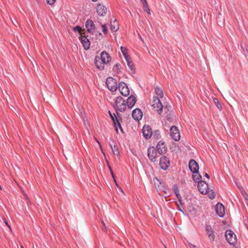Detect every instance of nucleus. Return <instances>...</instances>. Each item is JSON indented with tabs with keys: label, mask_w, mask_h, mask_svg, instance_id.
Returning <instances> with one entry per match:
<instances>
[{
	"label": "nucleus",
	"mask_w": 248,
	"mask_h": 248,
	"mask_svg": "<svg viewBox=\"0 0 248 248\" xmlns=\"http://www.w3.org/2000/svg\"><path fill=\"white\" fill-rule=\"evenodd\" d=\"M216 211L219 217H223L225 214L224 205L222 203L218 202L216 206Z\"/></svg>",
	"instance_id": "nucleus-14"
},
{
	"label": "nucleus",
	"mask_w": 248,
	"mask_h": 248,
	"mask_svg": "<svg viewBox=\"0 0 248 248\" xmlns=\"http://www.w3.org/2000/svg\"><path fill=\"white\" fill-rule=\"evenodd\" d=\"M112 143H110L111 150L115 155H118L119 154V151L118 147L116 145V143L113 140H111Z\"/></svg>",
	"instance_id": "nucleus-24"
},
{
	"label": "nucleus",
	"mask_w": 248,
	"mask_h": 248,
	"mask_svg": "<svg viewBox=\"0 0 248 248\" xmlns=\"http://www.w3.org/2000/svg\"><path fill=\"white\" fill-rule=\"evenodd\" d=\"M170 160L166 156H162L160 158L159 165L161 168L163 170H166L170 165Z\"/></svg>",
	"instance_id": "nucleus-10"
},
{
	"label": "nucleus",
	"mask_w": 248,
	"mask_h": 248,
	"mask_svg": "<svg viewBox=\"0 0 248 248\" xmlns=\"http://www.w3.org/2000/svg\"><path fill=\"white\" fill-rule=\"evenodd\" d=\"M188 167L190 171L195 173L198 172L199 167L196 161L193 159H191L189 161Z\"/></svg>",
	"instance_id": "nucleus-12"
},
{
	"label": "nucleus",
	"mask_w": 248,
	"mask_h": 248,
	"mask_svg": "<svg viewBox=\"0 0 248 248\" xmlns=\"http://www.w3.org/2000/svg\"><path fill=\"white\" fill-rule=\"evenodd\" d=\"M101 223L103 225L102 226V230H104V231H107V228H106V226L105 225V224L104 223V222L103 221H102L101 222Z\"/></svg>",
	"instance_id": "nucleus-37"
},
{
	"label": "nucleus",
	"mask_w": 248,
	"mask_h": 248,
	"mask_svg": "<svg viewBox=\"0 0 248 248\" xmlns=\"http://www.w3.org/2000/svg\"><path fill=\"white\" fill-rule=\"evenodd\" d=\"M125 61L127 62V64L130 70L132 71L133 73L134 72V68L133 67V64L132 62L130 61V58H127V59H125Z\"/></svg>",
	"instance_id": "nucleus-27"
},
{
	"label": "nucleus",
	"mask_w": 248,
	"mask_h": 248,
	"mask_svg": "<svg viewBox=\"0 0 248 248\" xmlns=\"http://www.w3.org/2000/svg\"><path fill=\"white\" fill-rule=\"evenodd\" d=\"M101 27L102 28V31L105 34H107L108 33V29L106 25L105 24H101Z\"/></svg>",
	"instance_id": "nucleus-32"
},
{
	"label": "nucleus",
	"mask_w": 248,
	"mask_h": 248,
	"mask_svg": "<svg viewBox=\"0 0 248 248\" xmlns=\"http://www.w3.org/2000/svg\"><path fill=\"white\" fill-rule=\"evenodd\" d=\"M109 170H110V172H113V171H112V169L111 168V167H110V166H109Z\"/></svg>",
	"instance_id": "nucleus-50"
},
{
	"label": "nucleus",
	"mask_w": 248,
	"mask_h": 248,
	"mask_svg": "<svg viewBox=\"0 0 248 248\" xmlns=\"http://www.w3.org/2000/svg\"><path fill=\"white\" fill-rule=\"evenodd\" d=\"M106 84L108 88L112 92L116 91L118 88L116 80L111 77L107 78Z\"/></svg>",
	"instance_id": "nucleus-5"
},
{
	"label": "nucleus",
	"mask_w": 248,
	"mask_h": 248,
	"mask_svg": "<svg viewBox=\"0 0 248 248\" xmlns=\"http://www.w3.org/2000/svg\"><path fill=\"white\" fill-rule=\"evenodd\" d=\"M73 31L75 32L78 31V32L80 33V32L81 31V28L79 26H77L73 28Z\"/></svg>",
	"instance_id": "nucleus-33"
},
{
	"label": "nucleus",
	"mask_w": 248,
	"mask_h": 248,
	"mask_svg": "<svg viewBox=\"0 0 248 248\" xmlns=\"http://www.w3.org/2000/svg\"><path fill=\"white\" fill-rule=\"evenodd\" d=\"M21 248H24L22 246H21Z\"/></svg>",
	"instance_id": "nucleus-54"
},
{
	"label": "nucleus",
	"mask_w": 248,
	"mask_h": 248,
	"mask_svg": "<svg viewBox=\"0 0 248 248\" xmlns=\"http://www.w3.org/2000/svg\"><path fill=\"white\" fill-rule=\"evenodd\" d=\"M155 92L158 98H163L164 96V93L162 90L158 87H156L155 89Z\"/></svg>",
	"instance_id": "nucleus-25"
},
{
	"label": "nucleus",
	"mask_w": 248,
	"mask_h": 248,
	"mask_svg": "<svg viewBox=\"0 0 248 248\" xmlns=\"http://www.w3.org/2000/svg\"><path fill=\"white\" fill-rule=\"evenodd\" d=\"M205 176L208 179L209 178V175L207 173H205Z\"/></svg>",
	"instance_id": "nucleus-48"
},
{
	"label": "nucleus",
	"mask_w": 248,
	"mask_h": 248,
	"mask_svg": "<svg viewBox=\"0 0 248 248\" xmlns=\"http://www.w3.org/2000/svg\"><path fill=\"white\" fill-rule=\"evenodd\" d=\"M241 192H242L243 196H244V194H247L246 192L243 189H242Z\"/></svg>",
	"instance_id": "nucleus-46"
},
{
	"label": "nucleus",
	"mask_w": 248,
	"mask_h": 248,
	"mask_svg": "<svg viewBox=\"0 0 248 248\" xmlns=\"http://www.w3.org/2000/svg\"><path fill=\"white\" fill-rule=\"evenodd\" d=\"M198 187L200 192L203 194L208 193L209 190L208 184L204 181L201 180L199 181L198 184Z\"/></svg>",
	"instance_id": "nucleus-7"
},
{
	"label": "nucleus",
	"mask_w": 248,
	"mask_h": 248,
	"mask_svg": "<svg viewBox=\"0 0 248 248\" xmlns=\"http://www.w3.org/2000/svg\"><path fill=\"white\" fill-rule=\"evenodd\" d=\"M120 66H121V65L120 64H116L114 66L113 69L114 70L118 69Z\"/></svg>",
	"instance_id": "nucleus-38"
},
{
	"label": "nucleus",
	"mask_w": 248,
	"mask_h": 248,
	"mask_svg": "<svg viewBox=\"0 0 248 248\" xmlns=\"http://www.w3.org/2000/svg\"><path fill=\"white\" fill-rule=\"evenodd\" d=\"M213 101H214V103L215 104V105L218 108V109L219 110H221L222 107H221V105L220 103H219V101L218 100V99L216 98H214L213 99Z\"/></svg>",
	"instance_id": "nucleus-30"
},
{
	"label": "nucleus",
	"mask_w": 248,
	"mask_h": 248,
	"mask_svg": "<svg viewBox=\"0 0 248 248\" xmlns=\"http://www.w3.org/2000/svg\"><path fill=\"white\" fill-rule=\"evenodd\" d=\"M132 117L134 120L139 121L142 118V112L139 108H136L132 111Z\"/></svg>",
	"instance_id": "nucleus-17"
},
{
	"label": "nucleus",
	"mask_w": 248,
	"mask_h": 248,
	"mask_svg": "<svg viewBox=\"0 0 248 248\" xmlns=\"http://www.w3.org/2000/svg\"><path fill=\"white\" fill-rule=\"evenodd\" d=\"M206 230L208 234V238L210 240L213 241L215 239L214 232L210 225H207L206 227Z\"/></svg>",
	"instance_id": "nucleus-23"
},
{
	"label": "nucleus",
	"mask_w": 248,
	"mask_h": 248,
	"mask_svg": "<svg viewBox=\"0 0 248 248\" xmlns=\"http://www.w3.org/2000/svg\"><path fill=\"white\" fill-rule=\"evenodd\" d=\"M136 101H137L136 98L134 96H133L132 95H131L130 96H129L127 98V101H126V104H127L128 108L130 109L132 108L135 104Z\"/></svg>",
	"instance_id": "nucleus-18"
},
{
	"label": "nucleus",
	"mask_w": 248,
	"mask_h": 248,
	"mask_svg": "<svg viewBox=\"0 0 248 248\" xmlns=\"http://www.w3.org/2000/svg\"><path fill=\"white\" fill-rule=\"evenodd\" d=\"M141 1L144 8H147V7H148L146 0H141Z\"/></svg>",
	"instance_id": "nucleus-35"
},
{
	"label": "nucleus",
	"mask_w": 248,
	"mask_h": 248,
	"mask_svg": "<svg viewBox=\"0 0 248 248\" xmlns=\"http://www.w3.org/2000/svg\"><path fill=\"white\" fill-rule=\"evenodd\" d=\"M4 222H5V224L10 228H10V226L9 225L8 222L5 220L4 221Z\"/></svg>",
	"instance_id": "nucleus-47"
},
{
	"label": "nucleus",
	"mask_w": 248,
	"mask_h": 248,
	"mask_svg": "<svg viewBox=\"0 0 248 248\" xmlns=\"http://www.w3.org/2000/svg\"><path fill=\"white\" fill-rule=\"evenodd\" d=\"M118 88L120 91L122 95L126 96L129 94V90L127 85L123 82H120L118 86Z\"/></svg>",
	"instance_id": "nucleus-8"
},
{
	"label": "nucleus",
	"mask_w": 248,
	"mask_h": 248,
	"mask_svg": "<svg viewBox=\"0 0 248 248\" xmlns=\"http://www.w3.org/2000/svg\"><path fill=\"white\" fill-rule=\"evenodd\" d=\"M96 12L100 16H104L106 14L107 8L102 4H98L96 7Z\"/></svg>",
	"instance_id": "nucleus-15"
},
{
	"label": "nucleus",
	"mask_w": 248,
	"mask_h": 248,
	"mask_svg": "<svg viewBox=\"0 0 248 248\" xmlns=\"http://www.w3.org/2000/svg\"><path fill=\"white\" fill-rule=\"evenodd\" d=\"M178 200V205H180V206H181L182 207V197L181 196V199H180V200L179 199H177ZM177 203V202L176 203V204Z\"/></svg>",
	"instance_id": "nucleus-39"
},
{
	"label": "nucleus",
	"mask_w": 248,
	"mask_h": 248,
	"mask_svg": "<svg viewBox=\"0 0 248 248\" xmlns=\"http://www.w3.org/2000/svg\"><path fill=\"white\" fill-rule=\"evenodd\" d=\"M85 27L87 28V31L91 33L95 29V25L93 21L91 20H87L85 23Z\"/></svg>",
	"instance_id": "nucleus-19"
},
{
	"label": "nucleus",
	"mask_w": 248,
	"mask_h": 248,
	"mask_svg": "<svg viewBox=\"0 0 248 248\" xmlns=\"http://www.w3.org/2000/svg\"><path fill=\"white\" fill-rule=\"evenodd\" d=\"M94 63L97 69L99 70H103L104 68L105 63L101 61L100 57L96 56L94 59Z\"/></svg>",
	"instance_id": "nucleus-21"
},
{
	"label": "nucleus",
	"mask_w": 248,
	"mask_h": 248,
	"mask_svg": "<svg viewBox=\"0 0 248 248\" xmlns=\"http://www.w3.org/2000/svg\"><path fill=\"white\" fill-rule=\"evenodd\" d=\"M110 29L112 32H116L119 29V24L116 19L110 22Z\"/></svg>",
	"instance_id": "nucleus-22"
},
{
	"label": "nucleus",
	"mask_w": 248,
	"mask_h": 248,
	"mask_svg": "<svg viewBox=\"0 0 248 248\" xmlns=\"http://www.w3.org/2000/svg\"><path fill=\"white\" fill-rule=\"evenodd\" d=\"M152 106L153 108L160 114L163 111V106L159 99L157 96H154Z\"/></svg>",
	"instance_id": "nucleus-2"
},
{
	"label": "nucleus",
	"mask_w": 248,
	"mask_h": 248,
	"mask_svg": "<svg viewBox=\"0 0 248 248\" xmlns=\"http://www.w3.org/2000/svg\"><path fill=\"white\" fill-rule=\"evenodd\" d=\"M177 205L178 207L179 210L182 212V213H184V212L182 210L183 206L182 207L181 206L179 205L178 203H177Z\"/></svg>",
	"instance_id": "nucleus-41"
},
{
	"label": "nucleus",
	"mask_w": 248,
	"mask_h": 248,
	"mask_svg": "<svg viewBox=\"0 0 248 248\" xmlns=\"http://www.w3.org/2000/svg\"><path fill=\"white\" fill-rule=\"evenodd\" d=\"M158 151L156 150V148L150 146L148 148L147 151V155L149 159L152 162H155L156 160V158L158 157Z\"/></svg>",
	"instance_id": "nucleus-3"
},
{
	"label": "nucleus",
	"mask_w": 248,
	"mask_h": 248,
	"mask_svg": "<svg viewBox=\"0 0 248 248\" xmlns=\"http://www.w3.org/2000/svg\"><path fill=\"white\" fill-rule=\"evenodd\" d=\"M46 1L49 5H53L56 1V0H46Z\"/></svg>",
	"instance_id": "nucleus-36"
},
{
	"label": "nucleus",
	"mask_w": 248,
	"mask_h": 248,
	"mask_svg": "<svg viewBox=\"0 0 248 248\" xmlns=\"http://www.w3.org/2000/svg\"><path fill=\"white\" fill-rule=\"evenodd\" d=\"M164 248H167V247L165 245H164Z\"/></svg>",
	"instance_id": "nucleus-53"
},
{
	"label": "nucleus",
	"mask_w": 248,
	"mask_h": 248,
	"mask_svg": "<svg viewBox=\"0 0 248 248\" xmlns=\"http://www.w3.org/2000/svg\"><path fill=\"white\" fill-rule=\"evenodd\" d=\"M170 136L175 141H178L180 139V133L178 128L172 126L170 128Z\"/></svg>",
	"instance_id": "nucleus-6"
},
{
	"label": "nucleus",
	"mask_w": 248,
	"mask_h": 248,
	"mask_svg": "<svg viewBox=\"0 0 248 248\" xmlns=\"http://www.w3.org/2000/svg\"><path fill=\"white\" fill-rule=\"evenodd\" d=\"M111 174L112 177H113V179H114V181L115 182V178H114V174H113V172H111Z\"/></svg>",
	"instance_id": "nucleus-49"
},
{
	"label": "nucleus",
	"mask_w": 248,
	"mask_h": 248,
	"mask_svg": "<svg viewBox=\"0 0 248 248\" xmlns=\"http://www.w3.org/2000/svg\"><path fill=\"white\" fill-rule=\"evenodd\" d=\"M245 200L246 201H247L248 202V195L247 194H244V196H243Z\"/></svg>",
	"instance_id": "nucleus-44"
},
{
	"label": "nucleus",
	"mask_w": 248,
	"mask_h": 248,
	"mask_svg": "<svg viewBox=\"0 0 248 248\" xmlns=\"http://www.w3.org/2000/svg\"><path fill=\"white\" fill-rule=\"evenodd\" d=\"M192 178H193V180L195 182H197L199 183V182L201 180L202 176L198 172L193 173V174L192 175Z\"/></svg>",
	"instance_id": "nucleus-26"
},
{
	"label": "nucleus",
	"mask_w": 248,
	"mask_h": 248,
	"mask_svg": "<svg viewBox=\"0 0 248 248\" xmlns=\"http://www.w3.org/2000/svg\"><path fill=\"white\" fill-rule=\"evenodd\" d=\"M156 149L158 151V154L161 155L166 152L167 147L166 146L164 142L160 141L156 145Z\"/></svg>",
	"instance_id": "nucleus-13"
},
{
	"label": "nucleus",
	"mask_w": 248,
	"mask_h": 248,
	"mask_svg": "<svg viewBox=\"0 0 248 248\" xmlns=\"http://www.w3.org/2000/svg\"><path fill=\"white\" fill-rule=\"evenodd\" d=\"M145 10L148 13L149 15L151 14L150 10L148 7H147V8H145Z\"/></svg>",
	"instance_id": "nucleus-42"
},
{
	"label": "nucleus",
	"mask_w": 248,
	"mask_h": 248,
	"mask_svg": "<svg viewBox=\"0 0 248 248\" xmlns=\"http://www.w3.org/2000/svg\"><path fill=\"white\" fill-rule=\"evenodd\" d=\"M79 39L84 49L86 50L90 48V42L87 37L85 35H81Z\"/></svg>",
	"instance_id": "nucleus-16"
},
{
	"label": "nucleus",
	"mask_w": 248,
	"mask_h": 248,
	"mask_svg": "<svg viewBox=\"0 0 248 248\" xmlns=\"http://www.w3.org/2000/svg\"><path fill=\"white\" fill-rule=\"evenodd\" d=\"M0 189H1V186H0Z\"/></svg>",
	"instance_id": "nucleus-55"
},
{
	"label": "nucleus",
	"mask_w": 248,
	"mask_h": 248,
	"mask_svg": "<svg viewBox=\"0 0 248 248\" xmlns=\"http://www.w3.org/2000/svg\"><path fill=\"white\" fill-rule=\"evenodd\" d=\"M95 140L98 143V144L99 145V147L101 149V150H102V149L101 148V144H100V142L97 139H95Z\"/></svg>",
	"instance_id": "nucleus-45"
},
{
	"label": "nucleus",
	"mask_w": 248,
	"mask_h": 248,
	"mask_svg": "<svg viewBox=\"0 0 248 248\" xmlns=\"http://www.w3.org/2000/svg\"><path fill=\"white\" fill-rule=\"evenodd\" d=\"M226 239L231 245H234L236 243V237L231 230H227L225 233Z\"/></svg>",
	"instance_id": "nucleus-4"
},
{
	"label": "nucleus",
	"mask_w": 248,
	"mask_h": 248,
	"mask_svg": "<svg viewBox=\"0 0 248 248\" xmlns=\"http://www.w3.org/2000/svg\"><path fill=\"white\" fill-rule=\"evenodd\" d=\"M166 118L169 121H171V117L170 114H169L166 116Z\"/></svg>",
	"instance_id": "nucleus-40"
},
{
	"label": "nucleus",
	"mask_w": 248,
	"mask_h": 248,
	"mask_svg": "<svg viewBox=\"0 0 248 248\" xmlns=\"http://www.w3.org/2000/svg\"><path fill=\"white\" fill-rule=\"evenodd\" d=\"M120 48L125 59H127V58H129L127 54V49L125 47L122 46H121Z\"/></svg>",
	"instance_id": "nucleus-28"
},
{
	"label": "nucleus",
	"mask_w": 248,
	"mask_h": 248,
	"mask_svg": "<svg viewBox=\"0 0 248 248\" xmlns=\"http://www.w3.org/2000/svg\"><path fill=\"white\" fill-rule=\"evenodd\" d=\"M189 246L190 248H198L196 246L192 245L191 243L189 244Z\"/></svg>",
	"instance_id": "nucleus-43"
},
{
	"label": "nucleus",
	"mask_w": 248,
	"mask_h": 248,
	"mask_svg": "<svg viewBox=\"0 0 248 248\" xmlns=\"http://www.w3.org/2000/svg\"><path fill=\"white\" fill-rule=\"evenodd\" d=\"M108 113H109L110 117L111 118V120H112V121L114 123V124H115V127H116V131H117V126H116V124H117V125H118V126H119V128L120 129L121 131L122 132H123V128H122V126L121 125V124L120 123V121L122 120L121 117L120 116V118L118 117V116L117 115L116 116L115 114V113H113V114H112L109 111H108Z\"/></svg>",
	"instance_id": "nucleus-9"
},
{
	"label": "nucleus",
	"mask_w": 248,
	"mask_h": 248,
	"mask_svg": "<svg viewBox=\"0 0 248 248\" xmlns=\"http://www.w3.org/2000/svg\"><path fill=\"white\" fill-rule=\"evenodd\" d=\"M113 107L116 110L117 116L120 118V115L118 112H124L126 108V105L124 98L119 96L115 99Z\"/></svg>",
	"instance_id": "nucleus-1"
},
{
	"label": "nucleus",
	"mask_w": 248,
	"mask_h": 248,
	"mask_svg": "<svg viewBox=\"0 0 248 248\" xmlns=\"http://www.w3.org/2000/svg\"><path fill=\"white\" fill-rule=\"evenodd\" d=\"M154 136H155L156 139H159L160 138V132L159 130H156L154 132L153 134Z\"/></svg>",
	"instance_id": "nucleus-34"
},
{
	"label": "nucleus",
	"mask_w": 248,
	"mask_h": 248,
	"mask_svg": "<svg viewBox=\"0 0 248 248\" xmlns=\"http://www.w3.org/2000/svg\"><path fill=\"white\" fill-rule=\"evenodd\" d=\"M208 193H209L208 194V196H209L210 199H214L215 198L216 194H215V192H214L212 190H211L210 191V192L209 191Z\"/></svg>",
	"instance_id": "nucleus-31"
},
{
	"label": "nucleus",
	"mask_w": 248,
	"mask_h": 248,
	"mask_svg": "<svg viewBox=\"0 0 248 248\" xmlns=\"http://www.w3.org/2000/svg\"><path fill=\"white\" fill-rule=\"evenodd\" d=\"M172 189L174 191V192H175L177 199H179L180 200L181 195L179 193V189H178V187L177 186V185H175L173 186Z\"/></svg>",
	"instance_id": "nucleus-29"
},
{
	"label": "nucleus",
	"mask_w": 248,
	"mask_h": 248,
	"mask_svg": "<svg viewBox=\"0 0 248 248\" xmlns=\"http://www.w3.org/2000/svg\"><path fill=\"white\" fill-rule=\"evenodd\" d=\"M155 180H156L158 181H159V180L156 178V177H155L154 179V181H155Z\"/></svg>",
	"instance_id": "nucleus-51"
},
{
	"label": "nucleus",
	"mask_w": 248,
	"mask_h": 248,
	"mask_svg": "<svg viewBox=\"0 0 248 248\" xmlns=\"http://www.w3.org/2000/svg\"><path fill=\"white\" fill-rule=\"evenodd\" d=\"M100 57L101 61L105 64H107L110 60L109 54L106 51H103L101 53Z\"/></svg>",
	"instance_id": "nucleus-20"
},
{
	"label": "nucleus",
	"mask_w": 248,
	"mask_h": 248,
	"mask_svg": "<svg viewBox=\"0 0 248 248\" xmlns=\"http://www.w3.org/2000/svg\"><path fill=\"white\" fill-rule=\"evenodd\" d=\"M93 1H96L97 0H92Z\"/></svg>",
	"instance_id": "nucleus-52"
},
{
	"label": "nucleus",
	"mask_w": 248,
	"mask_h": 248,
	"mask_svg": "<svg viewBox=\"0 0 248 248\" xmlns=\"http://www.w3.org/2000/svg\"><path fill=\"white\" fill-rule=\"evenodd\" d=\"M142 133L143 137L146 139H149L153 135L151 127L149 125H144L142 128Z\"/></svg>",
	"instance_id": "nucleus-11"
}]
</instances>
